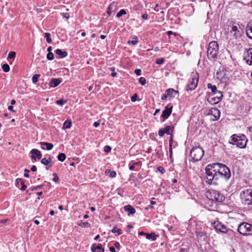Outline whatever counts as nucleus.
Instances as JSON below:
<instances>
[{
  "label": "nucleus",
  "instance_id": "nucleus-1",
  "mask_svg": "<svg viewBox=\"0 0 252 252\" xmlns=\"http://www.w3.org/2000/svg\"><path fill=\"white\" fill-rule=\"evenodd\" d=\"M205 170V180L210 185L218 186L222 180H227L231 176L230 169L225 165L218 162L207 165Z\"/></svg>",
  "mask_w": 252,
  "mask_h": 252
},
{
  "label": "nucleus",
  "instance_id": "nucleus-2",
  "mask_svg": "<svg viewBox=\"0 0 252 252\" xmlns=\"http://www.w3.org/2000/svg\"><path fill=\"white\" fill-rule=\"evenodd\" d=\"M240 196L242 203L248 205L249 208H252V189H245L241 193Z\"/></svg>",
  "mask_w": 252,
  "mask_h": 252
},
{
  "label": "nucleus",
  "instance_id": "nucleus-3",
  "mask_svg": "<svg viewBox=\"0 0 252 252\" xmlns=\"http://www.w3.org/2000/svg\"><path fill=\"white\" fill-rule=\"evenodd\" d=\"M232 141L234 142H230L231 144H236L237 146L240 148H245L247 145V139L245 135L242 134L241 136H237L234 134L231 137Z\"/></svg>",
  "mask_w": 252,
  "mask_h": 252
},
{
  "label": "nucleus",
  "instance_id": "nucleus-4",
  "mask_svg": "<svg viewBox=\"0 0 252 252\" xmlns=\"http://www.w3.org/2000/svg\"><path fill=\"white\" fill-rule=\"evenodd\" d=\"M219 50V45L215 41H212L209 44L207 49V56L209 60L217 57Z\"/></svg>",
  "mask_w": 252,
  "mask_h": 252
},
{
  "label": "nucleus",
  "instance_id": "nucleus-5",
  "mask_svg": "<svg viewBox=\"0 0 252 252\" xmlns=\"http://www.w3.org/2000/svg\"><path fill=\"white\" fill-rule=\"evenodd\" d=\"M204 154L203 149L199 147L193 148L190 152V156L194 162L198 161L202 159Z\"/></svg>",
  "mask_w": 252,
  "mask_h": 252
},
{
  "label": "nucleus",
  "instance_id": "nucleus-6",
  "mask_svg": "<svg viewBox=\"0 0 252 252\" xmlns=\"http://www.w3.org/2000/svg\"><path fill=\"white\" fill-rule=\"evenodd\" d=\"M207 196L209 199L215 202H221L225 199V197L223 194L214 189L209 190Z\"/></svg>",
  "mask_w": 252,
  "mask_h": 252
},
{
  "label": "nucleus",
  "instance_id": "nucleus-7",
  "mask_svg": "<svg viewBox=\"0 0 252 252\" xmlns=\"http://www.w3.org/2000/svg\"><path fill=\"white\" fill-rule=\"evenodd\" d=\"M238 231L242 235L248 236L252 235V225L243 222L239 225Z\"/></svg>",
  "mask_w": 252,
  "mask_h": 252
},
{
  "label": "nucleus",
  "instance_id": "nucleus-8",
  "mask_svg": "<svg viewBox=\"0 0 252 252\" xmlns=\"http://www.w3.org/2000/svg\"><path fill=\"white\" fill-rule=\"evenodd\" d=\"M191 79L189 81L186 90L187 91L194 90L197 86L199 76L197 73H192L191 76Z\"/></svg>",
  "mask_w": 252,
  "mask_h": 252
},
{
  "label": "nucleus",
  "instance_id": "nucleus-9",
  "mask_svg": "<svg viewBox=\"0 0 252 252\" xmlns=\"http://www.w3.org/2000/svg\"><path fill=\"white\" fill-rule=\"evenodd\" d=\"M214 226L217 231L227 233L231 231V229H228L224 224L220 222H214Z\"/></svg>",
  "mask_w": 252,
  "mask_h": 252
},
{
  "label": "nucleus",
  "instance_id": "nucleus-10",
  "mask_svg": "<svg viewBox=\"0 0 252 252\" xmlns=\"http://www.w3.org/2000/svg\"><path fill=\"white\" fill-rule=\"evenodd\" d=\"M173 106L171 104L167 105L162 112L161 117L164 120L167 119L171 115L172 111Z\"/></svg>",
  "mask_w": 252,
  "mask_h": 252
},
{
  "label": "nucleus",
  "instance_id": "nucleus-11",
  "mask_svg": "<svg viewBox=\"0 0 252 252\" xmlns=\"http://www.w3.org/2000/svg\"><path fill=\"white\" fill-rule=\"evenodd\" d=\"M173 127L171 126H165L163 128L159 129L158 134L160 137H162L165 134L170 135V130L173 131Z\"/></svg>",
  "mask_w": 252,
  "mask_h": 252
},
{
  "label": "nucleus",
  "instance_id": "nucleus-12",
  "mask_svg": "<svg viewBox=\"0 0 252 252\" xmlns=\"http://www.w3.org/2000/svg\"><path fill=\"white\" fill-rule=\"evenodd\" d=\"M211 112L212 115L213 116V118L211 119V121H216L219 119L220 116V112L218 108L213 107Z\"/></svg>",
  "mask_w": 252,
  "mask_h": 252
},
{
  "label": "nucleus",
  "instance_id": "nucleus-13",
  "mask_svg": "<svg viewBox=\"0 0 252 252\" xmlns=\"http://www.w3.org/2000/svg\"><path fill=\"white\" fill-rule=\"evenodd\" d=\"M30 153L32 155L31 157V158L32 159L36 160L35 156L39 159H40L42 157V154L40 151L37 149H32Z\"/></svg>",
  "mask_w": 252,
  "mask_h": 252
},
{
  "label": "nucleus",
  "instance_id": "nucleus-14",
  "mask_svg": "<svg viewBox=\"0 0 252 252\" xmlns=\"http://www.w3.org/2000/svg\"><path fill=\"white\" fill-rule=\"evenodd\" d=\"M91 250L93 252H104V249L100 244L97 245L95 244H93L92 246Z\"/></svg>",
  "mask_w": 252,
  "mask_h": 252
},
{
  "label": "nucleus",
  "instance_id": "nucleus-15",
  "mask_svg": "<svg viewBox=\"0 0 252 252\" xmlns=\"http://www.w3.org/2000/svg\"><path fill=\"white\" fill-rule=\"evenodd\" d=\"M230 32L231 34H232L233 36L235 38H238L240 35V31L239 30L237 26H232L231 27Z\"/></svg>",
  "mask_w": 252,
  "mask_h": 252
},
{
  "label": "nucleus",
  "instance_id": "nucleus-16",
  "mask_svg": "<svg viewBox=\"0 0 252 252\" xmlns=\"http://www.w3.org/2000/svg\"><path fill=\"white\" fill-rule=\"evenodd\" d=\"M246 34L249 38L252 39V20L248 23L246 27Z\"/></svg>",
  "mask_w": 252,
  "mask_h": 252
},
{
  "label": "nucleus",
  "instance_id": "nucleus-17",
  "mask_svg": "<svg viewBox=\"0 0 252 252\" xmlns=\"http://www.w3.org/2000/svg\"><path fill=\"white\" fill-rule=\"evenodd\" d=\"M124 210L128 212L127 215L130 216L135 214V209L130 205H127L124 207Z\"/></svg>",
  "mask_w": 252,
  "mask_h": 252
},
{
  "label": "nucleus",
  "instance_id": "nucleus-18",
  "mask_svg": "<svg viewBox=\"0 0 252 252\" xmlns=\"http://www.w3.org/2000/svg\"><path fill=\"white\" fill-rule=\"evenodd\" d=\"M61 82V81L60 79H52L49 82V85L51 87H56L58 86Z\"/></svg>",
  "mask_w": 252,
  "mask_h": 252
},
{
  "label": "nucleus",
  "instance_id": "nucleus-19",
  "mask_svg": "<svg viewBox=\"0 0 252 252\" xmlns=\"http://www.w3.org/2000/svg\"><path fill=\"white\" fill-rule=\"evenodd\" d=\"M40 144L41 146H45L46 148L44 147H42L41 148L43 150H51L53 148V145L52 143H48V142H40Z\"/></svg>",
  "mask_w": 252,
  "mask_h": 252
},
{
  "label": "nucleus",
  "instance_id": "nucleus-20",
  "mask_svg": "<svg viewBox=\"0 0 252 252\" xmlns=\"http://www.w3.org/2000/svg\"><path fill=\"white\" fill-rule=\"evenodd\" d=\"M55 53L58 55L60 58H63L67 56V53L65 51H63L60 49H58L55 51Z\"/></svg>",
  "mask_w": 252,
  "mask_h": 252
},
{
  "label": "nucleus",
  "instance_id": "nucleus-21",
  "mask_svg": "<svg viewBox=\"0 0 252 252\" xmlns=\"http://www.w3.org/2000/svg\"><path fill=\"white\" fill-rule=\"evenodd\" d=\"M130 38L132 39V40H128L127 41V44L128 45H136L138 44V39L136 35H132Z\"/></svg>",
  "mask_w": 252,
  "mask_h": 252
},
{
  "label": "nucleus",
  "instance_id": "nucleus-22",
  "mask_svg": "<svg viewBox=\"0 0 252 252\" xmlns=\"http://www.w3.org/2000/svg\"><path fill=\"white\" fill-rule=\"evenodd\" d=\"M166 94L170 97H175L176 94H178V91H175L173 89H169L166 91Z\"/></svg>",
  "mask_w": 252,
  "mask_h": 252
},
{
  "label": "nucleus",
  "instance_id": "nucleus-23",
  "mask_svg": "<svg viewBox=\"0 0 252 252\" xmlns=\"http://www.w3.org/2000/svg\"><path fill=\"white\" fill-rule=\"evenodd\" d=\"M196 236L198 240H204L206 238V234L203 231L196 232Z\"/></svg>",
  "mask_w": 252,
  "mask_h": 252
},
{
  "label": "nucleus",
  "instance_id": "nucleus-24",
  "mask_svg": "<svg viewBox=\"0 0 252 252\" xmlns=\"http://www.w3.org/2000/svg\"><path fill=\"white\" fill-rule=\"evenodd\" d=\"M158 235H157L155 233H151L150 234L147 233V234H146V238L153 241H155Z\"/></svg>",
  "mask_w": 252,
  "mask_h": 252
},
{
  "label": "nucleus",
  "instance_id": "nucleus-25",
  "mask_svg": "<svg viewBox=\"0 0 252 252\" xmlns=\"http://www.w3.org/2000/svg\"><path fill=\"white\" fill-rule=\"evenodd\" d=\"M213 95H215V96L217 97L216 101L217 102L220 101L223 97V94H222V92L220 91H217V92Z\"/></svg>",
  "mask_w": 252,
  "mask_h": 252
},
{
  "label": "nucleus",
  "instance_id": "nucleus-26",
  "mask_svg": "<svg viewBox=\"0 0 252 252\" xmlns=\"http://www.w3.org/2000/svg\"><path fill=\"white\" fill-rule=\"evenodd\" d=\"M207 88L211 90L213 94H215L218 90L215 85H212L210 83L207 84Z\"/></svg>",
  "mask_w": 252,
  "mask_h": 252
},
{
  "label": "nucleus",
  "instance_id": "nucleus-27",
  "mask_svg": "<svg viewBox=\"0 0 252 252\" xmlns=\"http://www.w3.org/2000/svg\"><path fill=\"white\" fill-rule=\"evenodd\" d=\"M71 126V121L70 120H66L63 125V128L64 129L69 128Z\"/></svg>",
  "mask_w": 252,
  "mask_h": 252
},
{
  "label": "nucleus",
  "instance_id": "nucleus-28",
  "mask_svg": "<svg viewBox=\"0 0 252 252\" xmlns=\"http://www.w3.org/2000/svg\"><path fill=\"white\" fill-rule=\"evenodd\" d=\"M78 224L79 226L84 228L89 227L91 226V224L89 222L83 221L82 220H80Z\"/></svg>",
  "mask_w": 252,
  "mask_h": 252
},
{
  "label": "nucleus",
  "instance_id": "nucleus-29",
  "mask_svg": "<svg viewBox=\"0 0 252 252\" xmlns=\"http://www.w3.org/2000/svg\"><path fill=\"white\" fill-rule=\"evenodd\" d=\"M41 162L42 164L46 166V169H48L51 165H49V161L47 160L46 158H43L41 160Z\"/></svg>",
  "mask_w": 252,
  "mask_h": 252
},
{
  "label": "nucleus",
  "instance_id": "nucleus-30",
  "mask_svg": "<svg viewBox=\"0 0 252 252\" xmlns=\"http://www.w3.org/2000/svg\"><path fill=\"white\" fill-rule=\"evenodd\" d=\"M110 173L109 176L111 178H114L116 176V172L115 171H111L110 169H107L105 171V173Z\"/></svg>",
  "mask_w": 252,
  "mask_h": 252
},
{
  "label": "nucleus",
  "instance_id": "nucleus-31",
  "mask_svg": "<svg viewBox=\"0 0 252 252\" xmlns=\"http://www.w3.org/2000/svg\"><path fill=\"white\" fill-rule=\"evenodd\" d=\"M66 158V156L64 153H60L58 156V159L62 162L64 161Z\"/></svg>",
  "mask_w": 252,
  "mask_h": 252
},
{
  "label": "nucleus",
  "instance_id": "nucleus-32",
  "mask_svg": "<svg viewBox=\"0 0 252 252\" xmlns=\"http://www.w3.org/2000/svg\"><path fill=\"white\" fill-rule=\"evenodd\" d=\"M50 33L49 32H45L44 34V37L46 38V41L50 43L52 42V39L50 37Z\"/></svg>",
  "mask_w": 252,
  "mask_h": 252
},
{
  "label": "nucleus",
  "instance_id": "nucleus-33",
  "mask_svg": "<svg viewBox=\"0 0 252 252\" xmlns=\"http://www.w3.org/2000/svg\"><path fill=\"white\" fill-rule=\"evenodd\" d=\"M111 232L113 233L117 232L119 235H121L122 233V230L118 228L116 226L113 227V229L111 230Z\"/></svg>",
  "mask_w": 252,
  "mask_h": 252
},
{
  "label": "nucleus",
  "instance_id": "nucleus-34",
  "mask_svg": "<svg viewBox=\"0 0 252 252\" xmlns=\"http://www.w3.org/2000/svg\"><path fill=\"white\" fill-rule=\"evenodd\" d=\"M244 60L246 61V62L248 64L250 65H252V59H250V58H247L246 54H244Z\"/></svg>",
  "mask_w": 252,
  "mask_h": 252
},
{
  "label": "nucleus",
  "instance_id": "nucleus-35",
  "mask_svg": "<svg viewBox=\"0 0 252 252\" xmlns=\"http://www.w3.org/2000/svg\"><path fill=\"white\" fill-rule=\"evenodd\" d=\"M40 76V75L39 74H34L32 77V81L33 84L36 83L38 81V79Z\"/></svg>",
  "mask_w": 252,
  "mask_h": 252
},
{
  "label": "nucleus",
  "instance_id": "nucleus-36",
  "mask_svg": "<svg viewBox=\"0 0 252 252\" xmlns=\"http://www.w3.org/2000/svg\"><path fill=\"white\" fill-rule=\"evenodd\" d=\"M244 54H246L247 58L252 59V48H249L247 52H245Z\"/></svg>",
  "mask_w": 252,
  "mask_h": 252
},
{
  "label": "nucleus",
  "instance_id": "nucleus-37",
  "mask_svg": "<svg viewBox=\"0 0 252 252\" xmlns=\"http://www.w3.org/2000/svg\"><path fill=\"white\" fill-rule=\"evenodd\" d=\"M2 68L4 72H8L10 70V67L7 63H5L2 65Z\"/></svg>",
  "mask_w": 252,
  "mask_h": 252
},
{
  "label": "nucleus",
  "instance_id": "nucleus-38",
  "mask_svg": "<svg viewBox=\"0 0 252 252\" xmlns=\"http://www.w3.org/2000/svg\"><path fill=\"white\" fill-rule=\"evenodd\" d=\"M126 12L125 9H121L116 15L117 17L119 18L123 15L126 14Z\"/></svg>",
  "mask_w": 252,
  "mask_h": 252
},
{
  "label": "nucleus",
  "instance_id": "nucleus-39",
  "mask_svg": "<svg viewBox=\"0 0 252 252\" xmlns=\"http://www.w3.org/2000/svg\"><path fill=\"white\" fill-rule=\"evenodd\" d=\"M18 180H19L20 181L21 184H22V187L21 188V189L23 191L26 190V189L27 188V186L24 184V183L22 181V180L21 179L18 178L16 180V181H18Z\"/></svg>",
  "mask_w": 252,
  "mask_h": 252
},
{
  "label": "nucleus",
  "instance_id": "nucleus-40",
  "mask_svg": "<svg viewBox=\"0 0 252 252\" xmlns=\"http://www.w3.org/2000/svg\"><path fill=\"white\" fill-rule=\"evenodd\" d=\"M54 54L52 52L48 53L47 55V59L48 60L52 61L54 59Z\"/></svg>",
  "mask_w": 252,
  "mask_h": 252
},
{
  "label": "nucleus",
  "instance_id": "nucleus-41",
  "mask_svg": "<svg viewBox=\"0 0 252 252\" xmlns=\"http://www.w3.org/2000/svg\"><path fill=\"white\" fill-rule=\"evenodd\" d=\"M139 82L140 83L141 85L144 86L145 85L146 83V79L144 77H141L139 79Z\"/></svg>",
  "mask_w": 252,
  "mask_h": 252
},
{
  "label": "nucleus",
  "instance_id": "nucleus-42",
  "mask_svg": "<svg viewBox=\"0 0 252 252\" xmlns=\"http://www.w3.org/2000/svg\"><path fill=\"white\" fill-rule=\"evenodd\" d=\"M67 102L66 100L60 99L56 101V103L58 105L63 106V104Z\"/></svg>",
  "mask_w": 252,
  "mask_h": 252
},
{
  "label": "nucleus",
  "instance_id": "nucleus-43",
  "mask_svg": "<svg viewBox=\"0 0 252 252\" xmlns=\"http://www.w3.org/2000/svg\"><path fill=\"white\" fill-rule=\"evenodd\" d=\"M16 55V54L15 52L13 51L10 52L8 54V58L9 59H13L15 57Z\"/></svg>",
  "mask_w": 252,
  "mask_h": 252
},
{
  "label": "nucleus",
  "instance_id": "nucleus-44",
  "mask_svg": "<svg viewBox=\"0 0 252 252\" xmlns=\"http://www.w3.org/2000/svg\"><path fill=\"white\" fill-rule=\"evenodd\" d=\"M165 60L163 58H159L156 60V63L158 64H162L164 62Z\"/></svg>",
  "mask_w": 252,
  "mask_h": 252
},
{
  "label": "nucleus",
  "instance_id": "nucleus-45",
  "mask_svg": "<svg viewBox=\"0 0 252 252\" xmlns=\"http://www.w3.org/2000/svg\"><path fill=\"white\" fill-rule=\"evenodd\" d=\"M53 176H54L53 181L54 182H55V183L58 182L59 180V178L58 175L56 173H54L53 174Z\"/></svg>",
  "mask_w": 252,
  "mask_h": 252
},
{
  "label": "nucleus",
  "instance_id": "nucleus-46",
  "mask_svg": "<svg viewBox=\"0 0 252 252\" xmlns=\"http://www.w3.org/2000/svg\"><path fill=\"white\" fill-rule=\"evenodd\" d=\"M212 110H213V108H211V109H206L204 112V114L206 115H212Z\"/></svg>",
  "mask_w": 252,
  "mask_h": 252
},
{
  "label": "nucleus",
  "instance_id": "nucleus-47",
  "mask_svg": "<svg viewBox=\"0 0 252 252\" xmlns=\"http://www.w3.org/2000/svg\"><path fill=\"white\" fill-rule=\"evenodd\" d=\"M114 6L113 4H110L108 7L107 13L108 15H110L113 10V7Z\"/></svg>",
  "mask_w": 252,
  "mask_h": 252
},
{
  "label": "nucleus",
  "instance_id": "nucleus-48",
  "mask_svg": "<svg viewBox=\"0 0 252 252\" xmlns=\"http://www.w3.org/2000/svg\"><path fill=\"white\" fill-rule=\"evenodd\" d=\"M157 170L161 174H164L165 172V170L162 166H158L157 167Z\"/></svg>",
  "mask_w": 252,
  "mask_h": 252
},
{
  "label": "nucleus",
  "instance_id": "nucleus-49",
  "mask_svg": "<svg viewBox=\"0 0 252 252\" xmlns=\"http://www.w3.org/2000/svg\"><path fill=\"white\" fill-rule=\"evenodd\" d=\"M138 97V95L136 94H135L133 95H132L131 97V100L132 102H135L137 100V98Z\"/></svg>",
  "mask_w": 252,
  "mask_h": 252
},
{
  "label": "nucleus",
  "instance_id": "nucleus-50",
  "mask_svg": "<svg viewBox=\"0 0 252 252\" xmlns=\"http://www.w3.org/2000/svg\"><path fill=\"white\" fill-rule=\"evenodd\" d=\"M111 150V147L109 146H105L104 147V151L106 152H109Z\"/></svg>",
  "mask_w": 252,
  "mask_h": 252
},
{
  "label": "nucleus",
  "instance_id": "nucleus-51",
  "mask_svg": "<svg viewBox=\"0 0 252 252\" xmlns=\"http://www.w3.org/2000/svg\"><path fill=\"white\" fill-rule=\"evenodd\" d=\"M24 171L25 173L24 174V176L26 178L29 177V175L28 173L30 172V170H29L27 169H25Z\"/></svg>",
  "mask_w": 252,
  "mask_h": 252
},
{
  "label": "nucleus",
  "instance_id": "nucleus-52",
  "mask_svg": "<svg viewBox=\"0 0 252 252\" xmlns=\"http://www.w3.org/2000/svg\"><path fill=\"white\" fill-rule=\"evenodd\" d=\"M141 70L140 69H136L135 70L134 72L137 75L139 76L141 75Z\"/></svg>",
  "mask_w": 252,
  "mask_h": 252
},
{
  "label": "nucleus",
  "instance_id": "nucleus-53",
  "mask_svg": "<svg viewBox=\"0 0 252 252\" xmlns=\"http://www.w3.org/2000/svg\"><path fill=\"white\" fill-rule=\"evenodd\" d=\"M63 17L65 18L66 19H68L70 17V15L67 13H63L62 14Z\"/></svg>",
  "mask_w": 252,
  "mask_h": 252
},
{
  "label": "nucleus",
  "instance_id": "nucleus-54",
  "mask_svg": "<svg viewBox=\"0 0 252 252\" xmlns=\"http://www.w3.org/2000/svg\"><path fill=\"white\" fill-rule=\"evenodd\" d=\"M168 96V95L166 94V92H165V93L162 95L161 99L162 100H164L166 99V98Z\"/></svg>",
  "mask_w": 252,
  "mask_h": 252
},
{
  "label": "nucleus",
  "instance_id": "nucleus-55",
  "mask_svg": "<svg viewBox=\"0 0 252 252\" xmlns=\"http://www.w3.org/2000/svg\"><path fill=\"white\" fill-rule=\"evenodd\" d=\"M170 139H169V145H171L172 146V143L173 142V134L172 133H171L170 134Z\"/></svg>",
  "mask_w": 252,
  "mask_h": 252
},
{
  "label": "nucleus",
  "instance_id": "nucleus-56",
  "mask_svg": "<svg viewBox=\"0 0 252 252\" xmlns=\"http://www.w3.org/2000/svg\"><path fill=\"white\" fill-rule=\"evenodd\" d=\"M169 152L170 153V158H172V147L171 145H169Z\"/></svg>",
  "mask_w": 252,
  "mask_h": 252
},
{
  "label": "nucleus",
  "instance_id": "nucleus-57",
  "mask_svg": "<svg viewBox=\"0 0 252 252\" xmlns=\"http://www.w3.org/2000/svg\"><path fill=\"white\" fill-rule=\"evenodd\" d=\"M142 18L144 20H147L148 18V15L147 13H145L142 15Z\"/></svg>",
  "mask_w": 252,
  "mask_h": 252
},
{
  "label": "nucleus",
  "instance_id": "nucleus-58",
  "mask_svg": "<svg viewBox=\"0 0 252 252\" xmlns=\"http://www.w3.org/2000/svg\"><path fill=\"white\" fill-rule=\"evenodd\" d=\"M36 170H37V168H36V166H35V165H32L31 168V170L32 172H35L36 171Z\"/></svg>",
  "mask_w": 252,
  "mask_h": 252
},
{
  "label": "nucleus",
  "instance_id": "nucleus-59",
  "mask_svg": "<svg viewBox=\"0 0 252 252\" xmlns=\"http://www.w3.org/2000/svg\"><path fill=\"white\" fill-rule=\"evenodd\" d=\"M114 246L117 249H119V247L120 246V245L119 244V242H115V243H114Z\"/></svg>",
  "mask_w": 252,
  "mask_h": 252
},
{
  "label": "nucleus",
  "instance_id": "nucleus-60",
  "mask_svg": "<svg viewBox=\"0 0 252 252\" xmlns=\"http://www.w3.org/2000/svg\"><path fill=\"white\" fill-rule=\"evenodd\" d=\"M212 101H213V103H214V104H216V103H219V102H217V101H216V100H217V97H216L215 96H214V97H213L212 98Z\"/></svg>",
  "mask_w": 252,
  "mask_h": 252
},
{
  "label": "nucleus",
  "instance_id": "nucleus-61",
  "mask_svg": "<svg viewBox=\"0 0 252 252\" xmlns=\"http://www.w3.org/2000/svg\"><path fill=\"white\" fill-rule=\"evenodd\" d=\"M99 123L98 122H95L94 124H93V126L95 127H98L99 126Z\"/></svg>",
  "mask_w": 252,
  "mask_h": 252
},
{
  "label": "nucleus",
  "instance_id": "nucleus-62",
  "mask_svg": "<svg viewBox=\"0 0 252 252\" xmlns=\"http://www.w3.org/2000/svg\"><path fill=\"white\" fill-rule=\"evenodd\" d=\"M135 168V165L134 164H132L129 166V169L130 170H134Z\"/></svg>",
  "mask_w": 252,
  "mask_h": 252
},
{
  "label": "nucleus",
  "instance_id": "nucleus-63",
  "mask_svg": "<svg viewBox=\"0 0 252 252\" xmlns=\"http://www.w3.org/2000/svg\"><path fill=\"white\" fill-rule=\"evenodd\" d=\"M8 110L11 111H12L13 112H14V110H13V107L12 105H11V106H9L8 107Z\"/></svg>",
  "mask_w": 252,
  "mask_h": 252
},
{
  "label": "nucleus",
  "instance_id": "nucleus-64",
  "mask_svg": "<svg viewBox=\"0 0 252 252\" xmlns=\"http://www.w3.org/2000/svg\"><path fill=\"white\" fill-rule=\"evenodd\" d=\"M109 250L111 252H116L115 249L113 247H110Z\"/></svg>",
  "mask_w": 252,
  "mask_h": 252
}]
</instances>
